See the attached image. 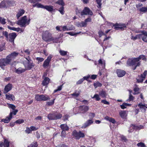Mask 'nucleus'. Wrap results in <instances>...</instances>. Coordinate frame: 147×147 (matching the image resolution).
Returning a JSON list of instances; mask_svg holds the SVG:
<instances>
[{"label":"nucleus","instance_id":"1","mask_svg":"<svg viewBox=\"0 0 147 147\" xmlns=\"http://www.w3.org/2000/svg\"><path fill=\"white\" fill-rule=\"evenodd\" d=\"M43 40L46 42L52 41L54 43H58L60 42L59 37H53L52 34L48 31H44L42 34Z\"/></svg>","mask_w":147,"mask_h":147},{"label":"nucleus","instance_id":"2","mask_svg":"<svg viewBox=\"0 0 147 147\" xmlns=\"http://www.w3.org/2000/svg\"><path fill=\"white\" fill-rule=\"evenodd\" d=\"M140 59L146 61V58L144 55H140L139 57L133 59H129L127 61V65L128 66L135 65L136 62L140 61Z\"/></svg>","mask_w":147,"mask_h":147},{"label":"nucleus","instance_id":"3","mask_svg":"<svg viewBox=\"0 0 147 147\" xmlns=\"http://www.w3.org/2000/svg\"><path fill=\"white\" fill-rule=\"evenodd\" d=\"M76 13L77 15L80 17L84 15H90L92 16L93 14L92 11L88 7H85L82 11L77 9L76 11Z\"/></svg>","mask_w":147,"mask_h":147},{"label":"nucleus","instance_id":"4","mask_svg":"<svg viewBox=\"0 0 147 147\" xmlns=\"http://www.w3.org/2000/svg\"><path fill=\"white\" fill-rule=\"evenodd\" d=\"M25 58L27 60V61H24L23 62V64L25 67V69H26V70H30L34 67L35 65L33 63L30 62L31 60L29 58V56L28 57Z\"/></svg>","mask_w":147,"mask_h":147},{"label":"nucleus","instance_id":"5","mask_svg":"<svg viewBox=\"0 0 147 147\" xmlns=\"http://www.w3.org/2000/svg\"><path fill=\"white\" fill-rule=\"evenodd\" d=\"M30 20H28L26 16L22 17L20 20L18 21L17 24L22 27H25L26 25L29 24Z\"/></svg>","mask_w":147,"mask_h":147},{"label":"nucleus","instance_id":"6","mask_svg":"<svg viewBox=\"0 0 147 147\" xmlns=\"http://www.w3.org/2000/svg\"><path fill=\"white\" fill-rule=\"evenodd\" d=\"M10 60L7 57L5 58L0 59V67L3 70L5 69V66L10 64Z\"/></svg>","mask_w":147,"mask_h":147},{"label":"nucleus","instance_id":"7","mask_svg":"<svg viewBox=\"0 0 147 147\" xmlns=\"http://www.w3.org/2000/svg\"><path fill=\"white\" fill-rule=\"evenodd\" d=\"M35 98L36 100L39 101H45L50 99L49 96L47 95L38 94L35 95Z\"/></svg>","mask_w":147,"mask_h":147},{"label":"nucleus","instance_id":"8","mask_svg":"<svg viewBox=\"0 0 147 147\" xmlns=\"http://www.w3.org/2000/svg\"><path fill=\"white\" fill-rule=\"evenodd\" d=\"M72 135L77 140H79L81 138H84L85 136L84 134L81 131H80L78 132L76 130L73 131Z\"/></svg>","mask_w":147,"mask_h":147},{"label":"nucleus","instance_id":"9","mask_svg":"<svg viewBox=\"0 0 147 147\" xmlns=\"http://www.w3.org/2000/svg\"><path fill=\"white\" fill-rule=\"evenodd\" d=\"M17 36L16 34V33L13 32L10 33L9 34L8 37L7 38V40L9 42L12 43L14 44V41L15 39Z\"/></svg>","mask_w":147,"mask_h":147},{"label":"nucleus","instance_id":"10","mask_svg":"<svg viewBox=\"0 0 147 147\" xmlns=\"http://www.w3.org/2000/svg\"><path fill=\"white\" fill-rule=\"evenodd\" d=\"M37 6L38 8H43L49 11H52L53 10V7L51 5L44 6L42 4H38Z\"/></svg>","mask_w":147,"mask_h":147},{"label":"nucleus","instance_id":"11","mask_svg":"<svg viewBox=\"0 0 147 147\" xmlns=\"http://www.w3.org/2000/svg\"><path fill=\"white\" fill-rule=\"evenodd\" d=\"M52 57V55H49L47 59L45 60L43 64V66L44 68H45L48 66L49 62L50 61Z\"/></svg>","mask_w":147,"mask_h":147},{"label":"nucleus","instance_id":"12","mask_svg":"<svg viewBox=\"0 0 147 147\" xmlns=\"http://www.w3.org/2000/svg\"><path fill=\"white\" fill-rule=\"evenodd\" d=\"M18 55V53L15 51L13 52L10 54L7 57L10 60V61L14 59Z\"/></svg>","mask_w":147,"mask_h":147},{"label":"nucleus","instance_id":"13","mask_svg":"<svg viewBox=\"0 0 147 147\" xmlns=\"http://www.w3.org/2000/svg\"><path fill=\"white\" fill-rule=\"evenodd\" d=\"M138 106L142 112L143 113L146 112V109L147 108V104H143L142 103H140L138 105Z\"/></svg>","mask_w":147,"mask_h":147},{"label":"nucleus","instance_id":"14","mask_svg":"<svg viewBox=\"0 0 147 147\" xmlns=\"http://www.w3.org/2000/svg\"><path fill=\"white\" fill-rule=\"evenodd\" d=\"M141 39L144 42H147V31H143L140 34Z\"/></svg>","mask_w":147,"mask_h":147},{"label":"nucleus","instance_id":"15","mask_svg":"<svg viewBox=\"0 0 147 147\" xmlns=\"http://www.w3.org/2000/svg\"><path fill=\"white\" fill-rule=\"evenodd\" d=\"M26 71V69L25 68H22L21 67H20L17 69L15 68L14 71L18 74H20L24 73Z\"/></svg>","mask_w":147,"mask_h":147},{"label":"nucleus","instance_id":"16","mask_svg":"<svg viewBox=\"0 0 147 147\" xmlns=\"http://www.w3.org/2000/svg\"><path fill=\"white\" fill-rule=\"evenodd\" d=\"M116 72L118 76L119 77L123 76L125 74V71L121 69H117Z\"/></svg>","mask_w":147,"mask_h":147},{"label":"nucleus","instance_id":"17","mask_svg":"<svg viewBox=\"0 0 147 147\" xmlns=\"http://www.w3.org/2000/svg\"><path fill=\"white\" fill-rule=\"evenodd\" d=\"M93 122V121L92 119L87 120L82 126V128H85L92 124Z\"/></svg>","mask_w":147,"mask_h":147},{"label":"nucleus","instance_id":"18","mask_svg":"<svg viewBox=\"0 0 147 147\" xmlns=\"http://www.w3.org/2000/svg\"><path fill=\"white\" fill-rule=\"evenodd\" d=\"M114 26V28L116 30H118L119 29L123 30L126 28V26L124 24L121 25H115Z\"/></svg>","mask_w":147,"mask_h":147},{"label":"nucleus","instance_id":"19","mask_svg":"<svg viewBox=\"0 0 147 147\" xmlns=\"http://www.w3.org/2000/svg\"><path fill=\"white\" fill-rule=\"evenodd\" d=\"M41 1V0H29V2L31 3L34 4L32 5L33 7H36L37 8H38L37 6L38 4H41L38 3V2H40Z\"/></svg>","mask_w":147,"mask_h":147},{"label":"nucleus","instance_id":"20","mask_svg":"<svg viewBox=\"0 0 147 147\" xmlns=\"http://www.w3.org/2000/svg\"><path fill=\"white\" fill-rule=\"evenodd\" d=\"M80 109L82 113H84L88 111L89 107L87 106L82 105L80 107Z\"/></svg>","mask_w":147,"mask_h":147},{"label":"nucleus","instance_id":"21","mask_svg":"<svg viewBox=\"0 0 147 147\" xmlns=\"http://www.w3.org/2000/svg\"><path fill=\"white\" fill-rule=\"evenodd\" d=\"M76 25L78 27H85L86 26V23L84 22V21H82L81 22H78L76 23Z\"/></svg>","mask_w":147,"mask_h":147},{"label":"nucleus","instance_id":"22","mask_svg":"<svg viewBox=\"0 0 147 147\" xmlns=\"http://www.w3.org/2000/svg\"><path fill=\"white\" fill-rule=\"evenodd\" d=\"M24 11L22 9H20L18 11L17 14H16V17L18 19L19 18L22 16L24 13Z\"/></svg>","mask_w":147,"mask_h":147},{"label":"nucleus","instance_id":"23","mask_svg":"<svg viewBox=\"0 0 147 147\" xmlns=\"http://www.w3.org/2000/svg\"><path fill=\"white\" fill-rule=\"evenodd\" d=\"M119 115L122 118L124 119L127 116V114L125 111H122L119 112Z\"/></svg>","mask_w":147,"mask_h":147},{"label":"nucleus","instance_id":"24","mask_svg":"<svg viewBox=\"0 0 147 147\" xmlns=\"http://www.w3.org/2000/svg\"><path fill=\"white\" fill-rule=\"evenodd\" d=\"M12 118L9 115L5 119H2L1 121L5 123H8Z\"/></svg>","mask_w":147,"mask_h":147},{"label":"nucleus","instance_id":"25","mask_svg":"<svg viewBox=\"0 0 147 147\" xmlns=\"http://www.w3.org/2000/svg\"><path fill=\"white\" fill-rule=\"evenodd\" d=\"M105 119L113 123H115L116 122V121L114 119L111 117H110L107 116H106L105 117Z\"/></svg>","mask_w":147,"mask_h":147},{"label":"nucleus","instance_id":"26","mask_svg":"<svg viewBox=\"0 0 147 147\" xmlns=\"http://www.w3.org/2000/svg\"><path fill=\"white\" fill-rule=\"evenodd\" d=\"M60 127L62 130L68 131L69 129V128L67 125L65 124H61Z\"/></svg>","mask_w":147,"mask_h":147},{"label":"nucleus","instance_id":"27","mask_svg":"<svg viewBox=\"0 0 147 147\" xmlns=\"http://www.w3.org/2000/svg\"><path fill=\"white\" fill-rule=\"evenodd\" d=\"M6 98L8 100H13L14 99V96L12 95L11 94H6L5 95Z\"/></svg>","mask_w":147,"mask_h":147},{"label":"nucleus","instance_id":"28","mask_svg":"<svg viewBox=\"0 0 147 147\" xmlns=\"http://www.w3.org/2000/svg\"><path fill=\"white\" fill-rule=\"evenodd\" d=\"M55 113H53L48 114L47 117L49 120H55Z\"/></svg>","mask_w":147,"mask_h":147},{"label":"nucleus","instance_id":"29","mask_svg":"<svg viewBox=\"0 0 147 147\" xmlns=\"http://www.w3.org/2000/svg\"><path fill=\"white\" fill-rule=\"evenodd\" d=\"M12 85L10 84H8L6 85L5 88V90L6 92H9L11 89Z\"/></svg>","mask_w":147,"mask_h":147},{"label":"nucleus","instance_id":"30","mask_svg":"<svg viewBox=\"0 0 147 147\" xmlns=\"http://www.w3.org/2000/svg\"><path fill=\"white\" fill-rule=\"evenodd\" d=\"M49 81V79L48 78L46 77L43 81L42 84L43 86H46L47 85Z\"/></svg>","mask_w":147,"mask_h":147},{"label":"nucleus","instance_id":"31","mask_svg":"<svg viewBox=\"0 0 147 147\" xmlns=\"http://www.w3.org/2000/svg\"><path fill=\"white\" fill-rule=\"evenodd\" d=\"M80 93V91H76L74 93L71 94V95L73 96V98H76L79 96Z\"/></svg>","mask_w":147,"mask_h":147},{"label":"nucleus","instance_id":"32","mask_svg":"<svg viewBox=\"0 0 147 147\" xmlns=\"http://www.w3.org/2000/svg\"><path fill=\"white\" fill-rule=\"evenodd\" d=\"M98 64L101 65L102 67L104 68L105 67V62L104 60H102L101 59H100L98 61Z\"/></svg>","mask_w":147,"mask_h":147},{"label":"nucleus","instance_id":"33","mask_svg":"<svg viewBox=\"0 0 147 147\" xmlns=\"http://www.w3.org/2000/svg\"><path fill=\"white\" fill-rule=\"evenodd\" d=\"M55 120L60 119L62 117V115L60 113H55Z\"/></svg>","mask_w":147,"mask_h":147},{"label":"nucleus","instance_id":"34","mask_svg":"<svg viewBox=\"0 0 147 147\" xmlns=\"http://www.w3.org/2000/svg\"><path fill=\"white\" fill-rule=\"evenodd\" d=\"M99 95L101 96L102 98H105L107 96V94L105 91H102L99 92Z\"/></svg>","mask_w":147,"mask_h":147},{"label":"nucleus","instance_id":"35","mask_svg":"<svg viewBox=\"0 0 147 147\" xmlns=\"http://www.w3.org/2000/svg\"><path fill=\"white\" fill-rule=\"evenodd\" d=\"M56 3L62 6H64L65 5V3L63 0H58L56 2Z\"/></svg>","mask_w":147,"mask_h":147},{"label":"nucleus","instance_id":"36","mask_svg":"<svg viewBox=\"0 0 147 147\" xmlns=\"http://www.w3.org/2000/svg\"><path fill=\"white\" fill-rule=\"evenodd\" d=\"M9 142L7 139H5L3 144L4 147H9Z\"/></svg>","mask_w":147,"mask_h":147},{"label":"nucleus","instance_id":"37","mask_svg":"<svg viewBox=\"0 0 147 147\" xmlns=\"http://www.w3.org/2000/svg\"><path fill=\"white\" fill-rule=\"evenodd\" d=\"M145 78H142V76L141 75L140 76H139L138 77V78L137 79V81L138 82H142Z\"/></svg>","mask_w":147,"mask_h":147},{"label":"nucleus","instance_id":"38","mask_svg":"<svg viewBox=\"0 0 147 147\" xmlns=\"http://www.w3.org/2000/svg\"><path fill=\"white\" fill-rule=\"evenodd\" d=\"M7 28L10 30L16 31L17 32L19 31L20 30V28H16L13 27H11L9 26H8Z\"/></svg>","mask_w":147,"mask_h":147},{"label":"nucleus","instance_id":"39","mask_svg":"<svg viewBox=\"0 0 147 147\" xmlns=\"http://www.w3.org/2000/svg\"><path fill=\"white\" fill-rule=\"evenodd\" d=\"M131 105L127 103H123L122 105H120L122 109H124L126 108V107L130 106Z\"/></svg>","mask_w":147,"mask_h":147},{"label":"nucleus","instance_id":"40","mask_svg":"<svg viewBox=\"0 0 147 147\" xmlns=\"http://www.w3.org/2000/svg\"><path fill=\"white\" fill-rule=\"evenodd\" d=\"M13 111L11 112L10 113V114H9V115L12 118V115H16V113L18 111L17 110H13Z\"/></svg>","mask_w":147,"mask_h":147},{"label":"nucleus","instance_id":"41","mask_svg":"<svg viewBox=\"0 0 147 147\" xmlns=\"http://www.w3.org/2000/svg\"><path fill=\"white\" fill-rule=\"evenodd\" d=\"M94 85L95 88H96L98 87H101L102 85V84L99 82H97L94 83Z\"/></svg>","mask_w":147,"mask_h":147},{"label":"nucleus","instance_id":"42","mask_svg":"<svg viewBox=\"0 0 147 147\" xmlns=\"http://www.w3.org/2000/svg\"><path fill=\"white\" fill-rule=\"evenodd\" d=\"M140 34H138L135 36H131V39L133 40H135L137 39H140Z\"/></svg>","mask_w":147,"mask_h":147},{"label":"nucleus","instance_id":"43","mask_svg":"<svg viewBox=\"0 0 147 147\" xmlns=\"http://www.w3.org/2000/svg\"><path fill=\"white\" fill-rule=\"evenodd\" d=\"M6 19L4 18L0 17V23L3 24L4 25L6 24Z\"/></svg>","mask_w":147,"mask_h":147},{"label":"nucleus","instance_id":"44","mask_svg":"<svg viewBox=\"0 0 147 147\" xmlns=\"http://www.w3.org/2000/svg\"><path fill=\"white\" fill-rule=\"evenodd\" d=\"M7 105L9 108L12 109L13 110H15L16 107L14 105L9 103H7Z\"/></svg>","mask_w":147,"mask_h":147},{"label":"nucleus","instance_id":"45","mask_svg":"<svg viewBox=\"0 0 147 147\" xmlns=\"http://www.w3.org/2000/svg\"><path fill=\"white\" fill-rule=\"evenodd\" d=\"M139 10L141 12H146L147 11V7H143L140 8Z\"/></svg>","mask_w":147,"mask_h":147},{"label":"nucleus","instance_id":"46","mask_svg":"<svg viewBox=\"0 0 147 147\" xmlns=\"http://www.w3.org/2000/svg\"><path fill=\"white\" fill-rule=\"evenodd\" d=\"M5 44L4 43L0 45V51H2L5 49Z\"/></svg>","mask_w":147,"mask_h":147},{"label":"nucleus","instance_id":"47","mask_svg":"<svg viewBox=\"0 0 147 147\" xmlns=\"http://www.w3.org/2000/svg\"><path fill=\"white\" fill-rule=\"evenodd\" d=\"M55 100V99H53V100H52L51 101L47 102L46 105L49 106L53 105L54 103Z\"/></svg>","mask_w":147,"mask_h":147},{"label":"nucleus","instance_id":"48","mask_svg":"<svg viewBox=\"0 0 147 147\" xmlns=\"http://www.w3.org/2000/svg\"><path fill=\"white\" fill-rule=\"evenodd\" d=\"M38 145L36 142H34L30 145L28 146V147H37Z\"/></svg>","mask_w":147,"mask_h":147},{"label":"nucleus","instance_id":"49","mask_svg":"<svg viewBox=\"0 0 147 147\" xmlns=\"http://www.w3.org/2000/svg\"><path fill=\"white\" fill-rule=\"evenodd\" d=\"M59 53L61 55L65 56L67 54V51H65L62 50H60L59 51Z\"/></svg>","mask_w":147,"mask_h":147},{"label":"nucleus","instance_id":"50","mask_svg":"<svg viewBox=\"0 0 147 147\" xmlns=\"http://www.w3.org/2000/svg\"><path fill=\"white\" fill-rule=\"evenodd\" d=\"M102 0H96V2L97 4L98 5L97 6L98 8H101L102 3H101Z\"/></svg>","mask_w":147,"mask_h":147},{"label":"nucleus","instance_id":"51","mask_svg":"<svg viewBox=\"0 0 147 147\" xmlns=\"http://www.w3.org/2000/svg\"><path fill=\"white\" fill-rule=\"evenodd\" d=\"M92 98H95L97 101H99L100 100V98L99 97V95L97 94H95L93 97H92Z\"/></svg>","mask_w":147,"mask_h":147},{"label":"nucleus","instance_id":"52","mask_svg":"<svg viewBox=\"0 0 147 147\" xmlns=\"http://www.w3.org/2000/svg\"><path fill=\"white\" fill-rule=\"evenodd\" d=\"M80 32H79L76 33V32H67L66 33L68 34H69L70 35H71V36H74V35H75L77 34H79V33H80Z\"/></svg>","mask_w":147,"mask_h":147},{"label":"nucleus","instance_id":"53","mask_svg":"<svg viewBox=\"0 0 147 147\" xmlns=\"http://www.w3.org/2000/svg\"><path fill=\"white\" fill-rule=\"evenodd\" d=\"M24 122V121L22 119H20L15 121V123L18 124H21L23 123Z\"/></svg>","mask_w":147,"mask_h":147},{"label":"nucleus","instance_id":"54","mask_svg":"<svg viewBox=\"0 0 147 147\" xmlns=\"http://www.w3.org/2000/svg\"><path fill=\"white\" fill-rule=\"evenodd\" d=\"M64 7L63 6H62L59 9V11L62 15H63L64 13Z\"/></svg>","mask_w":147,"mask_h":147},{"label":"nucleus","instance_id":"55","mask_svg":"<svg viewBox=\"0 0 147 147\" xmlns=\"http://www.w3.org/2000/svg\"><path fill=\"white\" fill-rule=\"evenodd\" d=\"M98 34L100 37H101L103 35H105L106 36V35L101 30H100L98 31Z\"/></svg>","mask_w":147,"mask_h":147},{"label":"nucleus","instance_id":"56","mask_svg":"<svg viewBox=\"0 0 147 147\" xmlns=\"http://www.w3.org/2000/svg\"><path fill=\"white\" fill-rule=\"evenodd\" d=\"M25 132L26 133L29 134L31 133L32 131L30 127H27L26 130H25Z\"/></svg>","mask_w":147,"mask_h":147},{"label":"nucleus","instance_id":"57","mask_svg":"<svg viewBox=\"0 0 147 147\" xmlns=\"http://www.w3.org/2000/svg\"><path fill=\"white\" fill-rule=\"evenodd\" d=\"M134 97H133L131 94L129 95V98L127 100V101H131L134 100Z\"/></svg>","mask_w":147,"mask_h":147},{"label":"nucleus","instance_id":"58","mask_svg":"<svg viewBox=\"0 0 147 147\" xmlns=\"http://www.w3.org/2000/svg\"><path fill=\"white\" fill-rule=\"evenodd\" d=\"M140 90L139 88L138 87H135L134 89V90L135 92V93L134 94H138L139 93V91Z\"/></svg>","mask_w":147,"mask_h":147},{"label":"nucleus","instance_id":"59","mask_svg":"<svg viewBox=\"0 0 147 147\" xmlns=\"http://www.w3.org/2000/svg\"><path fill=\"white\" fill-rule=\"evenodd\" d=\"M30 129H31L32 131H36L38 129V128L34 126H31L30 127Z\"/></svg>","mask_w":147,"mask_h":147},{"label":"nucleus","instance_id":"60","mask_svg":"<svg viewBox=\"0 0 147 147\" xmlns=\"http://www.w3.org/2000/svg\"><path fill=\"white\" fill-rule=\"evenodd\" d=\"M137 146H138L141 147H145V144L142 142L138 143L137 144Z\"/></svg>","mask_w":147,"mask_h":147},{"label":"nucleus","instance_id":"61","mask_svg":"<svg viewBox=\"0 0 147 147\" xmlns=\"http://www.w3.org/2000/svg\"><path fill=\"white\" fill-rule=\"evenodd\" d=\"M136 127V126L134 125H132L130 127V129H129L128 131L129 132H131L133 131V130L132 129H135Z\"/></svg>","mask_w":147,"mask_h":147},{"label":"nucleus","instance_id":"62","mask_svg":"<svg viewBox=\"0 0 147 147\" xmlns=\"http://www.w3.org/2000/svg\"><path fill=\"white\" fill-rule=\"evenodd\" d=\"M62 85H60L58 86L57 88V89L55 90L54 91V92H56L58 91H59L61 90L62 89Z\"/></svg>","mask_w":147,"mask_h":147},{"label":"nucleus","instance_id":"63","mask_svg":"<svg viewBox=\"0 0 147 147\" xmlns=\"http://www.w3.org/2000/svg\"><path fill=\"white\" fill-rule=\"evenodd\" d=\"M61 27L62 28V30L63 31H68V30H69V29H67V26H61ZM69 30H70V29H69Z\"/></svg>","mask_w":147,"mask_h":147},{"label":"nucleus","instance_id":"64","mask_svg":"<svg viewBox=\"0 0 147 147\" xmlns=\"http://www.w3.org/2000/svg\"><path fill=\"white\" fill-rule=\"evenodd\" d=\"M2 8H6L7 7L6 5V3L5 1H2L1 3Z\"/></svg>","mask_w":147,"mask_h":147}]
</instances>
